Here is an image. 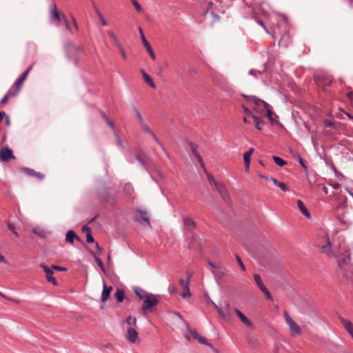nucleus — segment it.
Masks as SVG:
<instances>
[{
	"label": "nucleus",
	"mask_w": 353,
	"mask_h": 353,
	"mask_svg": "<svg viewBox=\"0 0 353 353\" xmlns=\"http://www.w3.org/2000/svg\"><path fill=\"white\" fill-rule=\"evenodd\" d=\"M63 48L67 58L77 66L79 62L77 55L79 53L84 52V46L82 45L76 46L72 41H68L64 44Z\"/></svg>",
	"instance_id": "1"
},
{
	"label": "nucleus",
	"mask_w": 353,
	"mask_h": 353,
	"mask_svg": "<svg viewBox=\"0 0 353 353\" xmlns=\"http://www.w3.org/2000/svg\"><path fill=\"white\" fill-rule=\"evenodd\" d=\"M243 97H245V99H250L254 102V103L256 105H259L260 103H263V105H264V107L266 110V115H267L270 122L272 124L279 123L278 120L274 119V118H273L274 113L270 109V104H268L267 102H265L263 100H261L260 99L257 98L256 96H253V95L248 96L245 94H243Z\"/></svg>",
	"instance_id": "2"
},
{
	"label": "nucleus",
	"mask_w": 353,
	"mask_h": 353,
	"mask_svg": "<svg viewBox=\"0 0 353 353\" xmlns=\"http://www.w3.org/2000/svg\"><path fill=\"white\" fill-rule=\"evenodd\" d=\"M136 159L141 166L150 174V167L152 164V160L143 151H140L136 155Z\"/></svg>",
	"instance_id": "3"
},
{
	"label": "nucleus",
	"mask_w": 353,
	"mask_h": 353,
	"mask_svg": "<svg viewBox=\"0 0 353 353\" xmlns=\"http://www.w3.org/2000/svg\"><path fill=\"white\" fill-rule=\"evenodd\" d=\"M284 319L292 334H301V330L299 325L292 319L290 314L285 311L283 312Z\"/></svg>",
	"instance_id": "4"
},
{
	"label": "nucleus",
	"mask_w": 353,
	"mask_h": 353,
	"mask_svg": "<svg viewBox=\"0 0 353 353\" xmlns=\"http://www.w3.org/2000/svg\"><path fill=\"white\" fill-rule=\"evenodd\" d=\"M157 295L150 293L144 299L141 307L143 311L146 312L158 303Z\"/></svg>",
	"instance_id": "5"
},
{
	"label": "nucleus",
	"mask_w": 353,
	"mask_h": 353,
	"mask_svg": "<svg viewBox=\"0 0 353 353\" xmlns=\"http://www.w3.org/2000/svg\"><path fill=\"white\" fill-rule=\"evenodd\" d=\"M188 279L184 280L183 279H181L179 281V285L183 288V292L181 293V296L183 299L187 297H190L191 296V293L190 291V279L192 276V274L187 272Z\"/></svg>",
	"instance_id": "6"
},
{
	"label": "nucleus",
	"mask_w": 353,
	"mask_h": 353,
	"mask_svg": "<svg viewBox=\"0 0 353 353\" xmlns=\"http://www.w3.org/2000/svg\"><path fill=\"white\" fill-rule=\"evenodd\" d=\"M0 159L3 162H8L10 160L15 159L12 150L8 146L2 147L0 150Z\"/></svg>",
	"instance_id": "7"
},
{
	"label": "nucleus",
	"mask_w": 353,
	"mask_h": 353,
	"mask_svg": "<svg viewBox=\"0 0 353 353\" xmlns=\"http://www.w3.org/2000/svg\"><path fill=\"white\" fill-rule=\"evenodd\" d=\"M254 279L259 289L265 295L266 298L269 300H272L271 293L268 290V288L264 285L260 275L257 274H254Z\"/></svg>",
	"instance_id": "8"
},
{
	"label": "nucleus",
	"mask_w": 353,
	"mask_h": 353,
	"mask_svg": "<svg viewBox=\"0 0 353 353\" xmlns=\"http://www.w3.org/2000/svg\"><path fill=\"white\" fill-rule=\"evenodd\" d=\"M139 32L140 33V36H141V39L142 43L143 44L144 47L146 48L147 52L150 54V57L153 60H155L156 57H155L154 52V51H153V50H152L150 43L145 39V37L144 35V33H143V31L142 28H140V27L139 28Z\"/></svg>",
	"instance_id": "9"
},
{
	"label": "nucleus",
	"mask_w": 353,
	"mask_h": 353,
	"mask_svg": "<svg viewBox=\"0 0 353 353\" xmlns=\"http://www.w3.org/2000/svg\"><path fill=\"white\" fill-rule=\"evenodd\" d=\"M141 126L142 128V130L145 132H147L148 134H150L152 138L155 140V141L159 145V146L161 147V148L164 151L165 155L168 157H170V155L168 153V152L166 151V150L165 149V148L163 147V145H162V143L159 141V139L157 137V136L155 135V134L152 131V130L150 128V127L148 125H147L146 124L143 123H142L141 124Z\"/></svg>",
	"instance_id": "10"
},
{
	"label": "nucleus",
	"mask_w": 353,
	"mask_h": 353,
	"mask_svg": "<svg viewBox=\"0 0 353 353\" xmlns=\"http://www.w3.org/2000/svg\"><path fill=\"white\" fill-rule=\"evenodd\" d=\"M40 267L43 269L44 272L46 273V279L48 282L52 283L54 285H57V281L56 279L53 276V271L52 269L49 268L47 265L43 263L40 265Z\"/></svg>",
	"instance_id": "11"
},
{
	"label": "nucleus",
	"mask_w": 353,
	"mask_h": 353,
	"mask_svg": "<svg viewBox=\"0 0 353 353\" xmlns=\"http://www.w3.org/2000/svg\"><path fill=\"white\" fill-rule=\"evenodd\" d=\"M325 244L320 246V249L321 252L326 254L329 256H332L334 255V252L332 248V244L327 236L324 238Z\"/></svg>",
	"instance_id": "12"
},
{
	"label": "nucleus",
	"mask_w": 353,
	"mask_h": 353,
	"mask_svg": "<svg viewBox=\"0 0 353 353\" xmlns=\"http://www.w3.org/2000/svg\"><path fill=\"white\" fill-rule=\"evenodd\" d=\"M228 272V270L225 267L219 265L217 268H216L215 270H212V274H214L216 283L219 285H220V279L223 276H224Z\"/></svg>",
	"instance_id": "13"
},
{
	"label": "nucleus",
	"mask_w": 353,
	"mask_h": 353,
	"mask_svg": "<svg viewBox=\"0 0 353 353\" xmlns=\"http://www.w3.org/2000/svg\"><path fill=\"white\" fill-rule=\"evenodd\" d=\"M20 170L26 175L30 176L36 177L39 180H43L44 179V174L41 172H37L34 170L29 168H21Z\"/></svg>",
	"instance_id": "14"
},
{
	"label": "nucleus",
	"mask_w": 353,
	"mask_h": 353,
	"mask_svg": "<svg viewBox=\"0 0 353 353\" xmlns=\"http://www.w3.org/2000/svg\"><path fill=\"white\" fill-rule=\"evenodd\" d=\"M183 229L186 232H192L196 227V223L190 217L183 219Z\"/></svg>",
	"instance_id": "15"
},
{
	"label": "nucleus",
	"mask_w": 353,
	"mask_h": 353,
	"mask_svg": "<svg viewBox=\"0 0 353 353\" xmlns=\"http://www.w3.org/2000/svg\"><path fill=\"white\" fill-rule=\"evenodd\" d=\"M50 17L51 20L56 21L58 23L63 20L62 14L59 12L55 3L52 4L50 6Z\"/></svg>",
	"instance_id": "16"
},
{
	"label": "nucleus",
	"mask_w": 353,
	"mask_h": 353,
	"mask_svg": "<svg viewBox=\"0 0 353 353\" xmlns=\"http://www.w3.org/2000/svg\"><path fill=\"white\" fill-rule=\"evenodd\" d=\"M135 221L143 225H150V221L145 212L139 211L136 216Z\"/></svg>",
	"instance_id": "17"
},
{
	"label": "nucleus",
	"mask_w": 353,
	"mask_h": 353,
	"mask_svg": "<svg viewBox=\"0 0 353 353\" xmlns=\"http://www.w3.org/2000/svg\"><path fill=\"white\" fill-rule=\"evenodd\" d=\"M338 264L341 269L345 268V265H350L351 267H353V264L351 262V254L350 253H347L342 258H339L337 259Z\"/></svg>",
	"instance_id": "18"
},
{
	"label": "nucleus",
	"mask_w": 353,
	"mask_h": 353,
	"mask_svg": "<svg viewBox=\"0 0 353 353\" xmlns=\"http://www.w3.org/2000/svg\"><path fill=\"white\" fill-rule=\"evenodd\" d=\"M112 290V286H108V285H106V284L105 283H103V291H102L101 297V304L104 305L105 303L107 300L110 298V293H111Z\"/></svg>",
	"instance_id": "19"
},
{
	"label": "nucleus",
	"mask_w": 353,
	"mask_h": 353,
	"mask_svg": "<svg viewBox=\"0 0 353 353\" xmlns=\"http://www.w3.org/2000/svg\"><path fill=\"white\" fill-rule=\"evenodd\" d=\"M234 312L239 318V319L241 321V322L248 327L252 328L253 327L252 322L247 316H245L239 310L236 308L234 310Z\"/></svg>",
	"instance_id": "20"
},
{
	"label": "nucleus",
	"mask_w": 353,
	"mask_h": 353,
	"mask_svg": "<svg viewBox=\"0 0 353 353\" xmlns=\"http://www.w3.org/2000/svg\"><path fill=\"white\" fill-rule=\"evenodd\" d=\"M32 69V66L30 67L26 71H25L14 82V87L17 88L18 90H21V85L24 81L26 79L30 71Z\"/></svg>",
	"instance_id": "21"
},
{
	"label": "nucleus",
	"mask_w": 353,
	"mask_h": 353,
	"mask_svg": "<svg viewBox=\"0 0 353 353\" xmlns=\"http://www.w3.org/2000/svg\"><path fill=\"white\" fill-rule=\"evenodd\" d=\"M319 83H321L324 88L330 86L332 84V79L328 75L323 74L317 77Z\"/></svg>",
	"instance_id": "22"
},
{
	"label": "nucleus",
	"mask_w": 353,
	"mask_h": 353,
	"mask_svg": "<svg viewBox=\"0 0 353 353\" xmlns=\"http://www.w3.org/2000/svg\"><path fill=\"white\" fill-rule=\"evenodd\" d=\"M213 306L215 308H216L220 316H221L224 319H230V312L228 310L229 304L227 305L226 307H219L216 305L215 303H213Z\"/></svg>",
	"instance_id": "23"
},
{
	"label": "nucleus",
	"mask_w": 353,
	"mask_h": 353,
	"mask_svg": "<svg viewBox=\"0 0 353 353\" xmlns=\"http://www.w3.org/2000/svg\"><path fill=\"white\" fill-rule=\"evenodd\" d=\"M216 190L219 193L220 196H221L222 199L225 202L230 201V195L228 192V190L225 185L222 183L221 185H219Z\"/></svg>",
	"instance_id": "24"
},
{
	"label": "nucleus",
	"mask_w": 353,
	"mask_h": 353,
	"mask_svg": "<svg viewBox=\"0 0 353 353\" xmlns=\"http://www.w3.org/2000/svg\"><path fill=\"white\" fill-rule=\"evenodd\" d=\"M216 190L219 193L220 196H221L222 199L225 202L230 201V195L228 192V190L225 185L222 183L221 185H219Z\"/></svg>",
	"instance_id": "25"
},
{
	"label": "nucleus",
	"mask_w": 353,
	"mask_h": 353,
	"mask_svg": "<svg viewBox=\"0 0 353 353\" xmlns=\"http://www.w3.org/2000/svg\"><path fill=\"white\" fill-rule=\"evenodd\" d=\"M189 145L190 147L191 151L193 154V155L197 159L198 161L199 162L201 166L203 168H205L204 163L201 159V157L197 152V145L194 144L192 142H189Z\"/></svg>",
	"instance_id": "26"
},
{
	"label": "nucleus",
	"mask_w": 353,
	"mask_h": 353,
	"mask_svg": "<svg viewBox=\"0 0 353 353\" xmlns=\"http://www.w3.org/2000/svg\"><path fill=\"white\" fill-rule=\"evenodd\" d=\"M341 323L353 339V324L347 319L340 318Z\"/></svg>",
	"instance_id": "27"
},
{
	"label": "nucleus",
	"mask_w": 353,
	"mask_h": 353,
	"mask_svg": "<svg viewBox=\"0 0 353 353\" xmlns=\"http://www.w3.org/2000/svg\"><path fill=\"white\" fill-rule=\"evenodd\" d=\"M74 239L79 241H81L80 237L77 235L74 231L69 230L65 235V241L70 244H73Z\"/></svg>",
	"instance_id": "28"
},
{
	"label": "nucleus",
	"mask_w": 353,
	"mask_h": 353,
	"mask_svg": "<svg viewBox=\"0 0 353 353\" xmlns=\"http://www.w3.org/2000/svg\"><path fill=\"white\" fill-rule=\"evenodd\" d=\"M137 332L136 330L133 327H128V334H127V339L129 341L132 343H136L137 339Z\"/></svg>",
	"instance_id": "29"
},
{
	"label": "nucleus",
	"mask_w": 353,
	"mask_h": 353,
	"mask_svg": "<svg viewBox=\"0 0 353 353\" xmlns=\"http://www.w3.org/2000/svg\"><path fill=\"white\" fill-rule=\"evenodd\" d=\"M133 292L140 299L142 300H143L150 294L149 292H147L145 290L138 286L133 288Z\"/></svg>",
	"instance_id": "30"
},
{
	"label": "nucleus",
	"mask_w": 353,
	"mask_h": 353,
	"mask_svg": "<svg viewBox=\"0 0 353 353\" xmlns=\"http://www.w3.org/2000/svg\"><path fill=\"white\" fill-rule=\"evenodd\" d=\"M297 205L301 212L305 217H307V219H310L311 217L310 213L309 212L308 210L307 209V208L305 207V204L302 201L298 200Z\"/></svg>",
	"instance_id": "31"
},
{
	"label": "nucleus",
	"mask_w": 353,
	"mask_h": 353,
	"mask_svg": "<svg viewBox=\"0 0 353 353\" xmlns=\"http://www.w3.org/2000/svg\"><path fill=\"white\" fill-rule=\"evenodd\" d=\"M252 118L254 120L256 128L259 130H261L264 125V121L256 115H252Z\"/></svg>",
	"instance_id": "32"
},
{
	"label": "nucleus",
	"mask_w": 353,
	"mask_h": 353,
	"mask_svg": "<svg viewBox=\"0 0 353 353\" xmlns=\"http://www.w3.org/2000/svg\"><path fill=\"white\" fill-rule=\"evenodd\" d=\"M141 73L143 74V79L145 82L152 88H155V84L154 83L152 79L150 76L145 72V70H141Z\"/></svg>",
	"instance_id": "33"
},
{
	"label": "nucleus",
	"mask_w": 353,
	"mask_h": 353,
	"mask_svg": "<svg viewBox=\"0 0 353 353\" xmlns=\"http://www.w3.org/2000/svg\"><path fill=\"white\" fill-rule=\"evenodd\" d=\"M108 34L109 35V37L111 38L112 42H113V44L116 46V47H119V45H121V43H120V41H119L118 38L117 37L116 34L114 33L113 31L112 30H108Z\"/></svg>",
	"instance_id": "34"
},
{
	"label": "nucleus",
	"mask_w": 353,
	"mask_h": 353,
	"mask_svg": "<svg viewBox=\"0 0 353 353\" xmlns=\"http://www.w3.org/2000/svg\"><path fill=\"white\" fill-rule=\"evenodd\" d=\"M270 179L274 183L275 185L280 188L281 190H283V192H286L288 190V188L285 183L277 181L276 179L272 178V176L270 177Z\"/></svg>",
	"instance_id": "35"
},
{
	"label": "nucleus",
	"mask_w": 353,
	"mask_h": 353,
	"mask_svg": "<svg viewBox=\"0 0 353 353\" xmlns=\"http://www.w3.org/2000/svg\"><path fill=\"white\" fill-rule=\"evenodd\" d=\"M114 296L117 299V301L118 303H121L123 302L124 298H125V294H124V292L121 289H117V292H115L114 294Z\"/></svg>",
	"instance_id": "36"
},
{
	"label": "nucleus",
	"mask_w": 353,
	"mask_h": 353,
	"mask_svg": "<svg viewBox=\"0 0 353 353\" xmlns=\"http://www.w3.org/2000/svg\"><path fill=\"white\" fill-rule=\"evenodd\" d=\"M208 175V181L210 183V185L212 186H213L214 188V189L216 190L219 185H221L222 183H219V182H216L214 179L213 178V176L212 175H210V174H207Z\"/></svg>",
	"instance_id": "37"
},
{
	"label": "nucleus",
	"mask_w": 353,
	"mask_h": 353,
	"mask_svg": "<svg viewBox=\"0 0 353 353\" xmlns=\"http://www.w3.org/2000/svg\"><path fill=\"white\" fill-rule=\"evenodd\" d=\"M274 162L279 166H284L287 164V162L279 157H272Z\"/></svg>",
	"instance_id": "38"
},
{
	"label": "nucleus",
	"mask_w": 353,
	"mask_h": 353,
	"mask_svg": "<svg viewBox=\"0 0 353 353\" xmlns=\"http://www.w3.org/2000/svg\"><path fill=\"white\" fill-rule=\"evenodd\" d=\"M103 200L105 202L109 203L111 205L114 204V201L112 197H110L108 192H105L104 194L101 196Z\"/></svg>",
	"instance_id": "39"
},
{
	"label": "nucleus",
	"mask_w": 353,
	"mask_h": 353,
	"mask_svg": "<svg viewBox=\"0 0 353 353\" xmlns=\"http://www.w3.org/2000/svg\"><path fill=\"white\" fill-rule=\"evenodd\" d=\"M19 90H18L17 88H14L13 85L12 88L9 89L7 93L10 97H15L17 95Z\"/></svg>",
	"instance_id": "40"
},
{
	"label": "nucleus",
	"mask_w": 353,
	"mask_h": 353,
	"mask_svg": "<svg viewBox=\"0 0 353 353\" xmlns=\"http://www.w3.org/2000/svg\"><path fill=\"white\" fill-rule=\"evenodd\" d=\"M250 157H251L250 155H249L248 154H247L245 152L243 154V160H244V163H245L246 168H248L250 166Z\"/></svg>",
	"instance_id": "41"
},
{
	"label": "nucleus",
	"mask_w": 353,
	"mask_h": 353,
	"mask_svg": "<svg viewBox=\"0 0 353 353\" xmlns=\"http://www.w3.org/2000/svg\"><path fill=\"white\" fill-rule=\"evenodd\" d=\"M94 258L95 262L97 263V265L101 268V270L103 272H105V267H104V265H103L102 261L98 256H96L94 255Z\"/></svg>",
	"instance_id": "42"
},
{
	"label": "nucleus",
	"mask_w": 353,
	"mask_h": 353,
	"mask_svg": "<svg viewBox=\"0 0 353 353\" xmlns=\"http://www.w3.org/2000/svg\"><path fill=\"white\" fill-rule=\"evenodd\" d=\"M62 19L64 21V23H65V28L66 29L70 32V33H73V31H72V29L71 28V27L70 26V24H69V22L66 18V17L65 16V14H62Z\"/></svg>",
	"instance_id": "43"
},
{
	"label": "nucleus",
	"mask_w": 353,
	"mask_h": 353,
	"mask_svg": "<svg viewBox=\"0 0 353 353\" xmlns=\"http://www.w3.org/2000/svg\"><path fill=\"white\" fill-rule=\"evenodd\" d=\"M126 323L129 325H136L137 319L135 317H132L131 316H128L126 319Z\"/></svg>",
	"instance_id": "44"
},
{
	"label": "nucleus",
	"mask_w": 353,
	"mask_h": 353,
	"mask_svg": "<svg viewBox=\"0 0 353 353\" xmlns=\"http://www.w3.org/2000/svg\"><path fill=\"white\" fill-rule=\"evenodd\" d=\"M297 159L301 167L306 170L307 168L306 161L299 154H297Z\"/></svg>",
	"instance_id": "45"
},
{
	"label": "nucleus",
	"mask_w": 353,
	"mask_h": 353,
	"mask_svg": "<svg viewBox=\"0 0 353 353\" xmlns=\"http://www.w3.org/2000/svg\"><path fill=\"white\" fill-rule=\"evenodd\" d=\"M130 1L132 2V3L133 4L134 8L136 9V10L138 12H142V8H141V6H140V4L137 2V0H130Z\"/></svg>",
	"instance_id": "46"
},
{
	"label": "nucleus",
	"mask_w": 353,
	"mask_h": 353,
	"mask_svg": "<svg viewBox=\"0 0 353 353\" xmlns=\"http://www.w3.org/2000/svg\"><path fill=\"white\" fill-rule=\"evenodd\" d=\"M235 258H236V262L238 263V264L240 266L241 269L243 271H245V265H244L241 259L240 258V256L239 255H236Z\"/></svg>",
	"instance_id": "47"
},
{
	"label": "nucleus",
	"mask_w": 353,
	"mask_h": 353,
	"mask_svg": "<svg viewBox=\"0 0 353 353\" xmlns=\"http://www.w3.org/2000/svg\"><path fill=\"white\" fill-rule=\"evenodd\" d=\"M133 109L135 112L137 118L139 121L140 124H141L142 123H143V119L141 114H140V112H139V110L137 109L136 107H134Z\"/></svg>",
	"instance_id": "48"
},
{
	"label": "nucleus",
	"mask_w": 353,
	"mask_h": 353,
	"mask_svg": "<svg viewBox=\"0 0 353 353\" xmlns=\"http://www.w3.org/2000/svg\"><path fill=\"white\" fill-rule=\"evenodd\" d=\"M324 125L327 128H335V124L333 121H331L330 120H325L324 121Z\"/></svg>",
	"instance_id": "49"
},
{
	"label": "nucleus",
	"mask_w": 353,
	"mask_h": 353,
	"mask_svg": "<svg viewBox=\"0 0 353 353\" xmlns=\"http://www.w3.org/2000/svg\"><path fill=\"white\" fill-rule=\"evenodd\" d=\"M120 53H121V55L122 56V57L124 59H127V54L122 46V45H119V47H117Z\"/></svg>",
	"instance_id": "50"
},
{
	"label": "nucleus",
	"mask_w": 353,
	"mask_h": 353,
	"mask_svg": "<svg viewBox=\"0 0 353 353\" xmlns=\"http://www.w3.org/2000/svg\"><path fill=\"white\" fill-rule=\"evenodd\" d=\"M190 334L194 339H196L197 341L199 340V336H201L196 330H190Z\"/></svg>",
	"instance_id": "51"
},
{
	"label": "nucleus",
	"mask_w": 353,
	"mask_h": 353,
	"mask_svg": "<svg viewBox=\"0 0 353 353\" xmlns=\"http://www.w3.org/2000/svg\"><path fill=\"white\" fill-rule=\"evenodd\" d=\"M10 97L8 95V93L5 94V96L1 99L0 101V105H3L8 103L9 98Z\"/></svg>",
	"instance_id": "52"
},
{
	"label": "nucleus",
	"mask_w": 353,
	"mask_h": 353,
	"mask_svg": "<svg viewBox=\"0 0 353 353\" xmlns=\"http://www.w3.org/2000/svg\"><path fill=\"white\" fill-rule=\"evenodd\" d=\"M198 341H199L200 343H201V344L206 345H208V346L211 347V344H210V343H208L207 342V340H206L205 338H203L202 336H199V339Z\"/></svg>",
	"instance_id": "53"
},
{
	"label": "nucleus",
	"mask_w": 353,
	"mask_h": 353,
	"mask_svg": "<svg viewBox=\"0 0 353 353\" xmlns=\"http://www.w3.org/2000/svg\"><path fill=\"white\" fill-rule=\"evenodd\" d=\"M52 269L59 270V271H63V272L67 271V268H65L64 267L58 266L57 265H52Z\"/></svg>",
	"instance_id": "54"
},
{
	"label": "nucleus",
	"mask_w": 353,
	"mask_h": 353,
	"mask_svg": "<svg viewBox=\"0 0 353 353\" xmlns=\"http://www.w3.org/2000/svg\"><path fill=\"white\" fill-rule=\"evenodd\" d=\"M86 241L88 243H94V239L92 237V236L91 235V233L86 234Z\"/></svg>",
	"instance_id": "55"
},
{
	"label": "nucleus",
	"mask_w": 353,
	"mask_h": 353,
	"mask_svg": "<svg viewBox=\"0 0 353 353\" xmlns=\"http://www.w3.org/2000/svg\"><path fill=\"white\" fill-rule=\"evenodd\" d=\"M6 224H7L8 228L10 231L13 232V231L16 230L14 224L13 223L10 222V221H8Z\"/></svg>",
	"instance_id": "56"
},
{
	"label": "nucleus",
	"mask_w": 353,
	"mask_h": 353,
	"mask_svg": "<svg viewBox=\"0 0 353 353\" xmlns=\"http://www.w3.org/2000/svg\"><path fill=\"white\" fill-rule=\"evenodd\" d=\"M177 290V288L175 285H172L169 287V292L170 294L176 293Z\"/></svg>",
	"instance_id": "57"
},
{
	"label": "nucleus",
	"mask_w": 353,
	"mask_h": 353,
	"mask_svg": "<svg viewBox=\"0 0 353 353\" xmlns=\"http://www.w3.org/2000/svg\"><path fill=\"white\" fill-rule=\"evenodd\" d=\"M33 232L37 235H39V236H44V232L43 230H39L37 228H34L33 230Z\"/></svg>",
	"instance_id": "58"
},
{
	"label": "nucleus",
	"mask_w": 353,
	"mask_h": 353,
	"mask_svg": "<svg viewBox=\"0 0 353 353\" xmlns=\"http://www.w3.org/2000/svg\"><path fill=\"white\" fill-rule=\"evenodd\" d=\"M261 72L259 70H256L254 69H252L249 71V74L250 75H253V76H256L257 74H261Z\"/></svg>",
	"instance_id": "59"
},
{
	"label": "nucleus",
	"mask_w": 353,
	"mask_h": 353,
	"mask_svg": "<svg viewBox=\"0 0 353 353\" xmlns=\"http://www.w3.org/2000/svg\"><path fill=\"white\" fill-rule=\"evenodd\" d=\"M244 112L246 114L247 116H251L253 115L252 112L245 105H242Z\"/></svg>",
	"instance_id": "60"
},
{
	"label": "nucleus",
	"mask_w": 353,
	"mask_h": 353,
	"mask_svg": "<svg viewBox=\"0 0 353 353\" xmlns=\"http://www.w3.org/2000/svg\"><path fill=\"white\" fill-rule=\"evenodd\" d=\"M99 19L100 20V22H101V24L103 26H108V23L106 21V20L104 19V17L102 16L98 17Z\"/></svg>",
	"instance_id": "61"
},
{
	"label": "nucleus",
	"mask_w": 353,
	"mask_h": 353,
	"mask_svg": "<svg viewBox=\"0 0 353 353\" xmlns=\"http://www.w3.org/2000/svg\"><path fill=\"white\" fill-rule=\"evenodd\" d=\"M72 21L73 27H74L75 31H78L79 26L77 25V23L75 19L73 17H72Z\"/></svg>",
	"instance_id": "62"
},
{
	"label": "nucleus",
	"mask_w": 353,
	"mask_h": 353,
	"mask_svg": "<svg viewBox=\"0 0 353 353\" xmlns=\"http://www.w3.org/2000/svg\"><path fill=\"white\" fill-rule=\"evenodd\" d=\"M125 190L128 194H130L131 191L132 190V185L130 184H126L125 186Z\"/></svg>",
	"instance_id": "63"
},
{
	"label": "nucleus",
	"mask_w": 353,
	"mask_h": 353,
	"mask_svg": "<svg viewBox=\"0 0 353 353\" xmlns=\"http://www.w3.org/2000/svg\"><path fill=\"white\" fill-rule=\"evenodd\" d=\"M82 230H83V232H86V234L91 233L90 228L89 227H88L87 225H83V228H82Z\"/></svg>",
	"instance_id": "64"
}]
</instances>
